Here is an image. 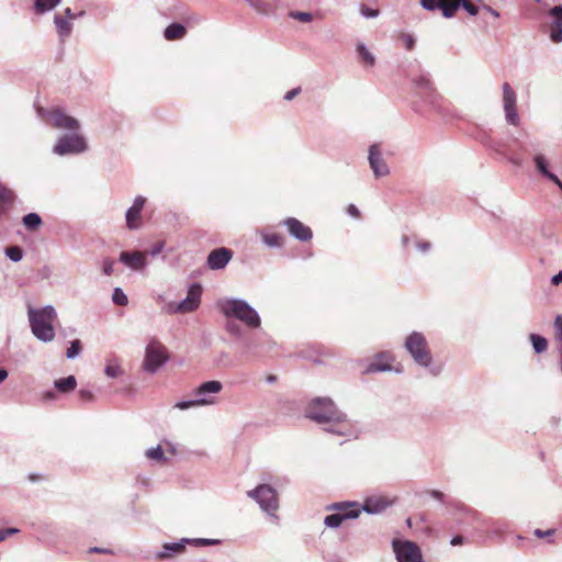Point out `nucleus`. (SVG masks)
I'll return each instance as SVG.
<instances>
[{
    "label": "nucleus",
    "mask_w": 562,
    "mask_h": 562,
    "mask_svg": "<svg viewBox=\"0 0 562 562\" xmlns=\"http://www.w3.org/2000/svg\"><path fill=\"white\" fill-rule=\"evenodd\" d=\"M504 110H505L507 122L514 126H517L519 123V116H518V113L516 110V105L510 106V108H504Z\"/></svg>",
    "instance_id": "c9c22d12"
},
{
    "label": "nucleus",
    "mask_w": 562,
    "mask_h": 562,
    "mask_svg": "<svg viewBox=\"0 0 562 562\" xmlns=\"http://www.w3.org/2000/svg\"><path fill=\"white\" fill-rule=\"evenodd\" d=\"M291 16L294 18L296 21H301V22L313 21L312 14L307 13V12H300V11L292 12Z\"/></svg>",
    "instance_id": "79ce46f5"
},
{
    "label": "nucleus",
    "mask_w": 562,
    "mask_h": 562,
    "mask_svg": "<svg viewBox=\"0 0 562 562\" xmlns=\"http://www.w3.org/2000/svg\"><path fill=\"white\" fill-rule=\"evenodd\" d=\"M503 102L504 108H510L516 105V94L509 83L505 82L503 85Z\"/></svg>",
    "instance_id": "2f4dec72"
},
{
    "label": "nucleus",
    "mask_w": 562,
    "mask_h": 562,
    "mask_svg": "<svg viewBox=\"0 0 562 562\" xmlns=\"http://www.w3.org/2000/svg\"><path fill=\"white\" fill-rule=\"evenodd\" d=\"M220 310L226 317H234L248 328L260 327L261 319L258 313L243 300H224L220 303Z\"/></svg>",
    "instance_id": "f03ea898"
},
{
    "label": "nucleus",
    "mask_w": 562,
    "mask_h": 562,
    "mask_svg": "<svg viewBox=\"0 0 562 562\" xmlns=\"http://www.w3.org/2000/svg\"><path fill=\"white\" fill-rule=\"evenodd\" d=\"M168 360V349L157 339L153 338L147 347L144 368L149 372L156 371Z\"/></svg>",
    "instance_id": "423d86ee"
},
{
    "label": "nucleus",
    "mask_w": 562,
    "mask_h": 562,
    "mask_svg": "<svg viewBox=\"0 0 562 562\" xmlns=\"http://www.w3.org/2000/svg\"><path fill=\"white\" fill-rule=\"evenodd\" d=\"M46 122H48V125L59 130L76 131L79 128L78 121L59 109L52 110L48 116H46Z\"/></svg>",
    "instance_id": "f8f14e48"
},
{
    "label": "nucleus",
    "mask_w": 562,
    "mask_h": 562,
    "mask_svg": "<svg viewBox=\"0 0 562 562\" xmlns=\"http://www.w3.org/2000/svg\"><path fill=\"white\" fill-rule=\"evenodd\" d=\"M77 385L76 379L74 375H69L67 378L59 379L55 382V386L61 393H68L75 390Z\"/></svg>",
    "instance_id": "bb28decb"
},
{
    "label": "nucleus",
    "mask_w": 562,
    "mask_h": 562,
    "mask_svg": "<svg viewBox=\"0 0 562 562\" xmlns=\"http://www.w3.org/2000/svg\"><path fill=\"white\" fill-rule=\"evenodd\" d=\"M391 505V502H389L383 496H376L367 498V502L363 504V510L369 514H378L386 509Z\"/></svg>",
    "instance_id": "412c9836"
},
{
    "label": "nucleus",
    "mask_w": 562,
    "mask_h": 562,
    "mask_svg": "<svg viewBox=\"0 0 562 562\" xmlns=\"http://www.w3.org/2000/svg\"><path fill=\"white\" fill-rule=\"evenodd\" d=\"M549 14L553 16L550 25V38L553 43L562 42V7H554Z\"/></svg>",
    "instance_id": "6ab92c4d"
},
{
    "label": "nucleus",
    "mask_w": 562,
    "mask_h": 562,
    "mask_svg": "<svg viewBox=\"0 0 562 562\" xmlns=\"http://www.w3.org/2000/svg\"><path fill=\"white\" fill-rule=\"evenodd\" d=\"M394 552L398 562H423L419 547L412 541H393Z\"/></svg>",
    "instance_id": "1a4fd4ad"
},
{
    "label": "nucleus",
    "mask_w": 562,
    "mask_h": 562,
    "mask_svg": "<svg viewBox=\"0 0 562 562\" xmlns=\"http://www.w3.org/2000/svg\"><path fill=\"white\" fill-rule=\"evenodd\" d=\"M222 389L223 384L217 380L203 382L193 392L194 395L199 396L200 398L188 402H179L176 407L178 409H189V407L212 405L214 404V401L206 396L209 394H217L222 391Z\"/></svg>",
    "instance_id": "39448f33"
},
{
    "label": "nucleus",
    "mask_w": 562,
    "mask_h": 562,
    "mask_svg": "<svg viewBox=\"0 0 562 562\" xmlns=\"http://www.w3.org/2000/svg\"><path fill=\"white\" fill-rule=\"evenodd\" d=\"M5 255L10 257L12 260L19 261L22 259L23 252L20 247L13 246L5 249Z\"/></svg>",
    "instance_id": "58836bf2"
},
{
    "label": "nucleus",
    "mask_w": 562,
    "mask_h": 562,
    "mask_svg": "<svg viewBox=\"0 0 562 562\" xmlns=\"http://www.w3.org/2000/svg\"><path fill=\"white\" fill-rule=\"evenodd\" d=\"M112 300L116 305L120 306H125L128 304V296L125 295V293L120 289L113 290Z\"/></svg>",
    "instance_id": "e433bc0d"
},
{
    "label": "nucleus",
    "mask_w": 562,
    "mask_h": 562,
    "mask_svg": "<svg viewBox=\"0 0 562 562\" xmlns=\"http://www.w3.org/2000/svg\"><path fill=\"white\" fill-rule=\"evenodd\" d=\"M306 416L317 424L327 425L325 430L331 434L342 437H351L355 434L351 422L328 397L313 400L307 406Z\"/></svg>",
    "instance_id": "f257e3e1"
},
{
    "label": "nucleus",
    "mask_w": 562,
    "mask_h": 562,
    "mask_svg": "<svg viewBox=\"0 0 562 562\" xmlns=\"http://www.w3.org/2000/svg\"><path fill=\"white\" fill-rule=\"evenodd\" d=\"M61 0H35L34 9L37 14L52 11L55 9Z\"/></svg>",
    "instance_id": "cd10ccee"
},
{
    "label": "nucleus",
    "mask_w": 562,
    "mask_h": 562,
    "mask_svg": "<svg viewBox=\"0 0 562 562\" xmlns=\"http://www.w3.org/2000/svg\"><path fill=\"white\" fill-rule=\"evenodd\" d=\"M248 495L255 498L260 507L271 515L278 509L277 493L270 485H259L257 488L250 490Z\"/></svg>",
    "instance_id": "6e6552de"
},
{
    "label": "nucleus",
    "mask_w": 562,
    "mask_h": 562,
    "mask_svg": "<svg viewBox=\"0 0 562 562\" xmlns=\"http://www.w3.org/2000/svg\"><path fill=\"white\" fill-rule=\"evenodd\" d=\"M357 53H358L362 64H364V65H367L369 67L374 66L375 57H374V55L371 52L368 50L367 47H364V45L359 44L357 46Z\"/></svg>",
    "instance_id": "c756f323"
},
{
    "label": "nucleus",
    "mask_w": 562,
    "mask_h": 562,
    "mask_svg": "<svg viewBox=\"0 0 562 562\" xmlns=\"http://www.w3.org/2000/svg\"><path fill=\"white\" fill-rule=\"evenodd\" d=\"M44 398H46V400H54L55 398V394L53 392H46L44 394Z\"/></svg>",
    "instance_id": "052dcab7"
},
{
    "label": "nucleus",
    "mask_w": 562,
    "mask_h": 562,
    "mask_svg": "<svg viewBox=\"0 0 562 562\" xmlns=\"http://www.w3.org/2000/svg\"><path fill=\"white\" fill-rule=\"evenodd\" d=\"M262 240L268 247H282L284 243V237L276 232H265L262 233Z\"/></svg>",
    "instance_id": "a878e982"
},
{
    "label": "nucleus",
    "mask_w": 562,
    "mask_h": 562,
    "mask_svg": "<svg viewBox=\"0 0 562 562\" xmlns=\"http://www.w3.org/2000/svg\"><path fill=\"white\" fill-rule=\"evenodd\" d=\"M233 252L227 248H218L211 252H209V258H206V265L212 270L223 269L228 261L232 259Z\"/></svg>",
    "instance_id": "a211bd4d"
},
{
    "label": "nucleus",
    "mask_w": 562,
    "mask_h": 562,
    "mask_svg": "<svg viewBox=\"0 0 562 562\" xmlns=\"http://www.w3.org/2000/svg\"><path fill=\"white\" fill-rule=\"evenodd\" d=\"M535 162H536L537 169L540 173H542L544 177H547L549 180H551L552 182H554L557 186H559L562 189V183L559 180V178L554 173H552L551 171L548 170L546 158L542 155H537L535 157Z\"/></svg>",
    "instance_id": "b1692460"
},
{
    "label": "nucleus",
    "mask_w": 562,
    "mask_h": 562,
    "mask_svg": "<svg viewBox=\"0 0 562 562\" xmlns=\"http://www.w3.org/2000/svg\"><path fill=\"white\" fill-rule=\"evenodd\" d=\"M283 224L288 227V232L301 241H308L313 236L312 229L296 217H288Z\"/></svg>",
    "instance_id": "4468645a"
},
{
    "label": "nucleus",
    "mask_w": 562,
    "mask_h": 562,
    "mask_svg": "<svg viewBox=\"0 0 562 562\" xmlns=\"http://www.w3.org/2000/svg\"><path fill=\"white\" fill-rule=\"evenodd\" d=\"M554 532V529H548L546 531L541 530V529H536L535 530V535L539 538H543L546 536H550Z\"/></svg>",
    "instance_id": "8fccbe9b"
},
{
    "label": "nucleus",
    "mask_w": 562,
    "mask_h": 562,
    "mask_svg": "<svg viewBox=\"0 0 562 562\" xmlns=\"http://www.w3.org/2000/svg\"><path fill=\"white\" fill-rule=\"evenodd\" d=\"M347 211H348V214H349L350 216H355V217H359V216H360L359 211H358V210H357V207H356L355 205H352V204L348 206V210H347Z\"/></svg>",
    "instance_id": "864d4df0"
},
{
    "label": "nucleus",
    "mask_w": 562,
    "mask_h": 562,
    "mask_svg": "<svg viewBox=\"0 0 562 562\" xmlns=\"http://www.w3.org/2000/svg\"><path fill=\"white\" fill-rule=\"evenodd\" d=\"M105 374L110 378H116L122 374V369L116 360H108Z\"/></svg>",
    "instance_id": "72a5a7b5"
},
{
    "label": "nucleus",
    "mask_w": 562,
    "mask_h": 562,
    "mask_svg": "<svg viewBox=\"0 0 562 562\" xmlns=\"http://www.w3.org/2000/svg\"><path fill=\"white\" fill-rule=\"evenodd\" d=\"M29 318L32 333L43 341H50L55 337L54 322L56 312L52 306H45L41 310L29 311Z\"/></svg>",
    "instance_id": "7ed1b4c3"
},
{
    "label": "nucleus",
    "mask_w": 562,
    "mask_h": 562,
    "mask_svg": "<svg viewBox=\"0 0 562 562\" xmlns=\"http://www.w3.org/2000/svg\"><path fill=\"white\" fill-rule=\"evenodd\" d=\"M406 350L419 366L428 367L430 364V349L422 333L414 331L406 337Z\"/></svg>",
    "instance_id": "20e7f679"
},
{
    "label": "nucleus",
    "mask_w": 562,
    "mask_h": 562,
    "mask_svg": "<svg viewBox=\"0 0 562 562\" xmlns=\"http://www.w3.org/2000/svg\"><path fill=\"white\" fill-rule=\"evenodd\" d=\"M402 243L404 246H406L409 243V238L407 236L402 237Z\"/></svg>",
    "instance_id": "680f3d73"
},
{
    "label": "nucleus",
    "mask_w": 562,
    "mask_h": 562,
    "mask_svg": "<svg viewBox=\"0 0 562 562\" xmlns=\"http://www.w3.org/2000/svg\"><path fill=\"white\" fill-rule=\"evenodd\" d=\"M394 358L390 352H382L367 367V372L385 371L392 368Z\"/></svg>",
    "instance_id": "aec40b11"
},
{
    "label": "nucleus",
    "mask_w": 562,
    "mask_h": 562,
    "mask_svg": "<svg viewBox=\"0 0 562 562\" xmlns=\"http://www.w3.org/2000/svg\"><path fill=\"white\" fill-rule=\"evenodd\" d=\"M360 13L367 19H373L379 16L380 11L376 9H369L367 5L362 4L360 7Z\"/></svg>",
    "instance_id": "a19ab883"
},
{
    "label": "nucleus",
    "mask_w": 562,
    "mask_h": 562,
    "mask_svg": "<svg viewBox=\"0 0 562 562\" xmlns=\"http://www.w3.org/2000/svg\"><path fill=\"white\" fill-rule=\"evenodd\" d=\"M14 199L15 194L12 190L0 186V204H12Z\"/></svg>",
    "instance_id": "f704fd0d"
},
{
    "label": "nucleus",
    "mask_w": 562,
    "mask_h": 562,
    "mask_svg": "<svg viewBox=\"0 0 562 562\" xmlns=\"http://www.w3.org/2000/svg\"><path fill=\"white\" fill-rule=\"evenodd\" d=\"M162 551L156 554V559L161 561L165 559L172 558L173 554H179L184 551L183 543H165L162 547Z\"/></svg>",
    "instance_id": "5701e85b"
},
{
    "label": "nucleus",
    "mask_w": 562,
    "mask_h": 562,
    "mask_svg": "<svg viewBox=\"0 0 562 562\" xmlns=\"http://www.w3.org/2000/svg\"><path fill=\"white\" fill-rule=\"evenodd\" d=\"M18 532H19V529L14 528V527L0 529V542L5 540V538H8L9 536L15 535Z\"/></svg>",
    "instance_id": "a18cd8bd"
},
{
    "label": "nucleus",
    "mask_w": 562,
    "mask_h": 562,
    "mask_svg": "<svg viewBox=\"0 0 562 562\" xmlns=\"http://www.w3.org/2000/svg\"><path fill=\"white\" fill-rule=\"evenodd\" d=\"M202 289L199 284H194L188 291L187 297L177 304V306L172 310L173 313H190L198 308L200 304Z\"/></svg>",
    "instance_id": "ddd939ff"
},
{
    "label": "nucleus",
    "mask_w": 562,
    "mask_h": 562,
    "mask_svg": "<svg viewBox=\"0 0 562 562\" xmlns=\"http://www.w3.org/2000/svg\"><path fill=\"white\" fill-rule=\"evenodd\" d=\"M23 224L29 231H37L42 225V220L37 213H27L23 216Z\"/></svg>",
    "instance_id": "c85d7f7f"
},
{
    "label": "nucleus",
    "mask_w": 562,
    "mask_h": 562,
    "mask_svg": "<svg viewBox=\"0 0 562 562\" xmlns=\"http://www.w3.org/2000/svg\"><path fill=\"white\" fill-rule=\"evenodd\" d=\"M530 339L537 353H541L547 349L548 342L544 337L538 334H531Z\"/></svg>",
    "instance_id": "473e14b6"
},
{
    "label": "nucleus",
    "mask_w": 562,
    "mask_h": 562,
    "mask_svg": "<svg viewBox=\"0 0 562 562\" xmlns=\"http://www.w3.org/2000/svg\"><path fill=\"white\" fill-rule=\"evenodd\" d=\"M551 283L553 285H559L562 283V270L552 278Z\"/></svg>",
    "instance_id": "6e6d98bb"
},
{
    "label": "nucleus",
    "mask_w": 562,
    "mask_h": 562,
    "mask_svg": "<svg viewBox=\"0 0 562 562\" xmlns=\"http://www.w3.org/2000/svg\"><path fill=\"white\" fill-rule=\"evenodd\" d=\"M561 353H562V349H561ZM561 370H562V361H561Z\"/></svg>",
    "instance_id": "69168bd1"
},
{
    "label": "nucleus",
    "mask_w": 562,
    "mask_h": 562,
    "mask_svg": "<svg viewBox=\"0 0 562 562\" xmlns=\"http://www.w3.org/2000/svg\"><path fill=\"white\" fill-rule=\"evenodd\" d=\"M461 7L472 16H475L479 12L477 7L469 0H462Z\"/></svg>",
    "instance_id": "37998d69"
},
{
    "label": "nucleus",
    "mask_w": 562,
    "mask_h": 562,
    "mask_svg": "<svg viewBox=\"0 0 562 562\" xmlns=\"http://www.w3.org/2000/svg\"><path fill=\"white\" fill-rule=\"evenodd\" d=\"M147 457L153 460L161 461L164 460V452L160 446H156L155 448H150L146 452Z\"/></svg>",
    "instance_id": "ea45409f"
},
{
    "label": "nucleus",
    "mask_w": 562,
    "mask_h": 562,
    "mask_svg": "<svg viewBox=\"0 0 562 562\" xmlns=\"http://www.w3.org/2000/svg\"><path fill=\"white\" fill-rule=\"evenodd\" d=\"M396 40L402 44V46L408 50L412 52L415 48L416 40L413 34L401 32L397 34Z\"/></svg>",
    "instance_id": "7c9ffc66"
},
{
    "label": "nucleus",
    "mask_w": 562,
    "mask_h": 562,
    "mask_svg": "<svg viewBox=\"0 0 562 562\" xmlns=\"http://www.w3.org/2000/svg\"><path fill=\"white\" fill-rule=\"evenodd\" d=\"M78 396L81 402H92L94 400L92 392L86 390H80Z\"/></svg>",
    "instance_id": "49530a36"
},
{
    "label": "nucleus",
    "mask_w": 562,
    "mask_h": 562,
    "mask_svg": "<svg viewBox=\"0 0 562 562\" xmlns=\"http://www.w3.org/2000/svg\"><path fill=\"white\" fill-rule=\"evenodd\" d=\"M119 259L123 265L137 271L143 270L147 265L146 252H140V250H133L132 252L123 250L120 252Z\"/></svg>",
    "instance_id": "f3484780"
},
{
    "label": "nucleus",
    "mask_w": 562,
    "mask_h": 562,
    "mask_svg": "<svg viewBox=\"0 0 562 562\" xmlns=\"http://www.w3.org/2000/svg\"><path fill=\"white\" fill-rule=\"evenodd\" d=\"M335 514L325 517L324 524L327 527L336 528L347 519H355L360 515V508L353 503H337L331 507Z\"/></svg>",
    "instance_id": "0eeeda50"
},
{
    "label": "nucleus",
    "mask_w": 562,
    "mask_h": 562,
    "mask_svg": "<svg viewBox=\"0 0 562 562\" xmlns=\"http://www.w3.org/2000/svg\"><path fill=\"white\" fill-rule=\"evenodd\" d=\"M187 34V29L181 23H171L164 31V37L167 41H177L184 37Z\"/></svg>",
    "instance_id": "4be33fe9"
},
{
    "label": "nucleus",
    "mask_w": 562,
    "mask_h": 562,
    "mask_svg": "<svg viewBox=\"0 0 562 562\" xmlns=\"http://www.w3.org/2000/svg\"><path fill=\"white\" fill-rule=\"evenodd\" d=\"M301 92V89L300 88H296V89H293L291 91H288L285 94H284V99L285 100H292L294 98H296Z\"/></svg>",
    "instance_id": "09e8293b"
},
{
    "label": "nucleus",
    "mask_w": 562,
    "mask_h": 562,
    "mask_svg": "<svg viewBox=\"0 0 562 562\" xmlns=\"http://www.w3.org/2000/svg\"><path fill=\"white\" fill-rule=\"evenodd\" d=\"M8 376V371L5 369H0V383L4 381V379Z\"/></svg>",
    "instance_id": "bf43d9fd"
},
{
    "label": "nucleus",
    "mask_w": 562,
    "mask_h": 562,
    "mask_svg": "<svg viewBox=\"0 0 562 562\" xmlns=\"http://www.w3.org/2000/svg\"><path fill=\"white\" fill-rule=\"evenodd\" d=\"M65 19H67L68 21H74L76 19V15L71 12L69 8L65 10Z\"/></svg>",
    "instance_id": "13d9d810"
},
{
    "label": "nucleus",
    "mask_w": 562,
    "mask_h": 562,
    "mask_svg": "<svg viewBox=\"0 0 562 562\" xmlns=\"http://www.w3.org/2000/svg\"><path fill=\"white\" fill-rule=\"evenodd\" d=\"M462 0H420V4L428 11L440 10L446 19H451L456 15L461 7Z\"/></svg>",
    "instance_id": "9b49d317"
},
{
    "label": "nucleus",
    "mask_w": 562,
    "mask_h": 562,
    "mask_svg": "<svg viewBox=\"0 0 562 562\" xmlns=\"http://www.w3.org/2000/svg\"><path fill=\"white\" fill-rule=\"evenodd\" d=\"M90 552L91 553H104V554H112L113 552L109 549H102V548H98V547H94V548H91L90 549Z\"/></svg>",
    "instance_id": "603ef678"
},
{
    "label": "nucleus",
    "mask_w": 562,
    "mask_h": 562,
    "mask_svg": "<svg viewBox=\"0 0 562 562\" xmlns=\"http://www.w3.org/2000/svg\"><path fill=\"white\" fill-rule=\"evenodd\" d=\"M463 541H464V539H463L462 536H456V537L452 538L451 544L452 546H460V544L463 543Z\"/></svg>",
    "instance_id": "4d7b16f0"
},
{
    "label": "nucleus",
    "mask_w": 562,
    "mask_h": 562,
    "mask_svg": "<svg viewBox=\"0 0 562 562\" xmlns=\"http://www.w3.org/2000/svg\"><path fill=\"white\" fill-rule=\"evenodd\" d=\"M369 166H371L375 177L389 175V168L382 159V153L378 144L369 147Z\"/></svg>",
    "instance_id": "2eb2a0df"
},
{
    "label": "nucleus",
    "mask_w": 562,
    "mask_h": 562,
    "mask_svg": "<svg viewBox=\"0 0 562 562\" xmlns=\"http://www.w3.org/2000/svg\"><path fill=\"white\" fill-rule=\"evenodd\" d=\"M554 326H555V328L558 330V337L562 341V317L561 316H557L555 317Z\"/></svg>",
    "instance_id": "de8ad7c7"
},
{
    "label": "nucleus",
    "mask_w": 562,
    "mask_h": 562,
    "mask_svg": "<svg viewBox=\"0 0 562 562\" xmlns=\"http://www.w3.org/2000/svg\"><path fill=\"white\" fill-rule=\"evenodd\" d=\"M406 524H408V526H412V519L406 520Z\"/></svg>",
    "instance_id": "e2e57ef3"
},
{
    "label": "nucleus",
    "mask_w": 562,
    "mask_h": 562,
    "mask_svg": "<svg viewBox=\"0 0 562 562\" xmlns=\"http://www.w3.org/2000/svg\"><path fill=\"white\" fill-rule=\"evenodd\" d=\"M81 350V344L78 339L71 341L70 347L67 349L66 356L69 359L75 358Z\"/></svg>",
    "instance_id": "4c0bfd02"
},
{
    "label": "nucleus",
    "mask_w": 562,
    "mask_h": 562,
    "mask_svg": "<svg viewBox=\"0 0 562 562\" xmlns=\"http://www.w3.org/2000/svg\"><path fill=\"white\" fill-rule=\"evenodd\" d=\"M55 24L57 26V31L59 36L61 37V41L64 42L66 37H68L72 30V24L70 20H65L60 15L55 16Z\"/></svg>",
    "instance_id": "393cba45"
},
{
    "label": "nucleus",
    "mask_w": 562,
    "mask_h": 562,
    "mask_svg": "<svg viewBox=\"0 0 562 562\" xmlns=\"http://www.w3.org/2000/svg\"><path fill=\"white\" fill-rule=\"evenodd\" d=\"M159 250H160L159 248H158V249H155V251H154L153 254H157Z\"/></svg>",
    "instance_id": "0e129e2a"
},
{
    "label": "nucleus",
    "mask_w": 562,
    "mask_h": 562,
    "mask_svg": "<svg viewBox=\"0 0 562 562\" xmlns=\"http://www.w3.org/2000/svg\"><path fill=\"white\" fill-rule=\"evenodd\" d=\"M86 149L85 138L79 134L60 137L54 150L58 155L81 153Z\"/></svg>",
    "instance_id": "9d476101"
},
{
    "label": "nucleus",
    "mask_w": 562,
    "mask_h": 562,
    "mask_svg": "<svg viewBox=\"0 0 562 562\" xmlns=\"http://www.w3.org/2000/svg\"><path fill=\"white\" fill-rule=\"evenodd\" d=\"M426 493L431 495L432 497H435L438 501H442V498H443L442 492H440L438 490H428Z\"/></svg>",
    "instance_id": "3c124183"
},
{
    "label": "nucleus",
    "mask_w": 562,
    "mask_h": 562,
    "mask_svg": "<svg viewBox=\"0 0 562 562\" xmlns=\"http://www.w3.org/2000/svg\"><path fill=\"white\" fill-rule=\"evenodd\" d=\"M146 199L137 196L133 206L125 213V222L130 229H137L142 226V211L144 210Z\"/></svg>",
    "instance_id": "dca6fc26"
},
{
    "label": "nucleus",
    "mask_w": 562,
    "mask_h": 562,
    "mask_svg": "<svg viewBox=\"0 0 562 562\" xmlns=\"http://www.w3.org/2000/svg\"><path fill=\"white\" fill-rule=\"evenodd\" d=\"M114 260L106 258L103 261L102 269L105 276H111L113 272Z\"/></svg>",
    "instance_id": "c03bdc74"
},
{
    "label": "nucleus",
    "mask_w": 562,
    "mask_h": 562,
    "mask_svg": "<svg viewBox=\"0 0 562 562\" xmlns=\"http://www.w3.org/2000/svg\"><path fill=\"white\" fill-rule=\"evenodd\" d=\"M417 247L420 251H428L430 249V243L428 241H419Z\"/></svg>",
    "instance_id": "5fc2aeb1"
}]
</instances>
